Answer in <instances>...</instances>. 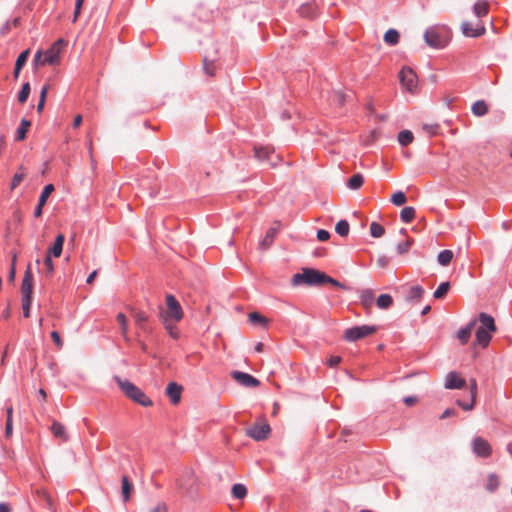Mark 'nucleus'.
<instances>
[{
  "label": "nucleus",
  "instance_id": "f257e3e1",
  "mask_svg": "<svg viewBox=\"0 0 512 512\" xmlns=\"http://www.w3.org/2000/svg\"><path fill=\"white\" fill-rule=\"evenodd\" d=\"M326 283L332 284L333 286L340 289H347L344 284L340 283L336 279L326 275L324 272L313 268H303L302 272L294 274L291 280V284L293 286H299L302 284L308 286H316Z\"/></svg>",
  "mask_w": 512,
  "mask_h": 512
},
{
  "label": "nucleus",
  "instance_id": "f03ea898",
  "mask_svg": "<svg viewBox=\"0 0 512 512\" xmlns=\"http://www.w3.org/2000/svg\"><path fill=\"white\" fill-rule=\"evenodd\" d=\"M66 45L67 42L60 38L46 52L38 50L33 59L34 66L58 65L61 61V53Z\"/></svg>",
  "mask_w": 512,
  "mask_h": 512
},
{
  "label": "nucleus",
  "instance_id": "7ed1b4c3",
  "mask_svg": "<svg viewBox=\"0 0 512 512\" xmlns=\"http://www.w3.org/2000/svg\"><path fill=\"white\" fill-rule=\"evenodd\" d=\"M424 40L429 47L442 49L450 41V29L445 25L431 26L426 29Z\"/></svg>",
  "mask_w": 512,
  "mask_h": 512
},
{
  "label": "nucleus",
  "instance_id": "20e7f679",
  "mask_svg": "<svg viewBox=\"0 0 512 512\" xmlns=\"http://www.w3.org/2000/svg\"><path fill=\"white\" fill-rule=\"evenodd\" d=\"M115 380L120 389L129 399L144 407H150L153 405V402L149 399V397L129 380L122 379L120 377H116Z\"/></svg>",
  "mask_w": 512,
  "mask_h": 512
},
{
  "label": "nucleus",
  "instance_id": "39448f33",
  "mask_svg": "<svg viewBox=\"0 0 512 512\" xmlns=\"http://www.w3.org/2000/svg\"><path fill=\"white\" fill-rule=\"evenodd\" d=\"M166 305L167 310H161L159 313L160 320L163 321L165 319L175 323L179 322L183 318L184 313L178 300L173 295L168 294L166 295Z\"/></svg>",
  "mask_w": 512,
  "mask_h": 512
},
{
  "label": "nucleus",
  "instance_id": "423d86ee",
  "mask_svg": "<svg viewBox=\"0 0 512 512\" xmlns=\"http://www.w3.org/2000/svg\"><path fill=\"white\" fill-rule=\"evenodd\" d=\"M376 330L375 326L370 325L354 326L346 329L343 337L348 342H354L374 334Z\"/></svg>",
  "mask_w": 512,
  "mask_h": 512
},
{
  "label": "nucleus",
  "instance_id": "0eeeda50",
  "mask_svg": "<svg viewBox=\"0 0 512 512\" xmlns=\"http://www.w3.org/2000/svg\"><path fill=\"white\" fill-rule=\"evenodd\" d=\"M271 433L270 425L265 419L256 422L246 429V435L255 441L266 440Z\"/></svg>",
  "mask_w": 512,
  "mask_h": 512
},
{
  "label": "nucleus",
  "instance_id": "6e6552de",
  "mask_svg": "<svg viewBox=\"0 0 512 512\" xmlns=\"http://www.w3.org/2000/svg\"><path fill=\"white\" fill-rule=\"evenodd\" d=\"M399 78L403 87L410 92L414 91L417 86V76L411 68H403L399 73Z\"/></svg>",
  "mask_w": 512,
  "mask_h": 512
},
{
  "label": "nucleus",
  "instance_id": "1a4fd4ad",
  "mask_svg": "<svg viewBox=\"0 0 512 512\" xmlns=\"http://www.w3.org/2000/svg\"><path fill=\"white\" fill-rule=\"evenodd\" d=\"M461 31L466 37L476 38L484 35L486 33V28L481 22L473 25L470 22L464 21L461 23Z\"/></svg>",
  "mask_w": 512,
  "mask_h": 512
},
{
  "label": "nucleus",
  "instance_id": "9d476101",
  "mask_svg": "<svg viewBox=\"0 0 512 512\" xmlns=\"http://www.w3.org/2000/svg\"><path fill=\"white\" fill-rule=\"evenodd\" d=\"M231 377L240 385L244 387H258L260 381L248 373L241 371H233Z\"/></svg>",
  "mask_w": 512,
  "mask_h": 512
},
{
  "label": "nucleus",
  "instance_id": "9b49d317",
  "mask_svg": "<svg viewBox=\"0 0 512 512\" xmlns=\"http://www.w3.org/2000/svg\"><path fill=\"white\" fill-rule=\"evenodd\" d=\"M33 275L31 272L30 265H28L21 285L22 299H32L33 292Z\"/></svg>",
  "mask_w": 512,
  "mask_h": 512
},
{
  "label": "nucleus",
  "instance_id": "f8f14e48",
  "mask_svg": "<svg viewBox=\"0 0 512 512\" xmlns=\"http://www.w3.org/2000/svg\"><path fill=\"white\" fill-rule=\"evenodd\" d=\"M135 325L144 333L150 334L152 328L148 325L149 318L145 312L139 310H131Z\"/></svg>",
  "mask_w": 512,
  "mask_h": 512
},
{
  "label": "nucleus",
  "instance_id": "ddd939ff",
  "mask_svg": "<svg viewBox=\"0 0 512 512\" xmlns=\"http://www.w3.org/2000/svg\"><path fill=\"white\" fill-rule=\"evenodd\" d=\"M466 381L457 372H449L445 378L446 389H461L465 386Z\"/></svg>",
  "mask_w": 512,
  "mask_h": 512
},
{
  "label": "nucleus",
  "instance_id": "4468645a",
  "mask_svg": "<svg viewBox=\"0 0 512 512\" xmlns=\"http://www.w3.org/2000/svg\"><path fill=\"white\" fill-rule=\"evenodd\" d=\"M473 451L480 457H488L491 454V446L485 439L476 437L473 440Z\"/></svg>",
  "mask_w": 512,
  "mask_h": 512
},
{
  "label": "nucleus",
  "instance_id": "2eb2a0df",
  "mask_svg": "<svg viewBox=\"0 0 512 512\" xmlns=\"http://www.w3.org/2000/svg\"><path fill=\"white\" fill-rule=\"evenodd\" d=\"M183 388L176 382H170L166 388V395L169 397L173 405H177L181 401Z\"/></svg>",
  "mask_w": 512,
  "mask_h": 512
},
{
  "label": "nucleus",
  "instance_id": "dca6fc26",
  "mask_svg": "<svg viewBox=\"0 0 512 512\" xmlns=\"http://www.w3.org/2000/svg\"><path fill=\"white\" fill-rule=\"evenodd\" d=\"M470 395H471V401L470 403H464L461 400H457L456 403L459 405L463 410L470 411L474 408L476 404V397H477V382L475 379L470 380Z\"/></svg>",
  "mask_w": 512,
  "mask_h": 512
},
{
  "label": "nucleus",
  "instance_id": "f3484780",
  "mask_svg": "<svg viewBox=\"0 0 512 512\" xmlns=\"http://www.w3.org/2000/svg\"><path fill=\"white\" fill-rule=\"evenodd\" d=\"M478 318L481 323V325L478 328H481L492 333L496 332L497 327L495 325L494 318L491 315L481 312Z\"/></svg>",
  "mask_w": 512,
  "mask_h": 512
},
{
  "label": "nucleus",
  "instance_id": "a211bd4d",
  "mask_svg": "<svg viewBox=\"0 0 512 512\" xmlns=\"http://www.w3.org/2000/svg\"><path fill=\"white\" fill-rule=\"evenodd\" d=\"M50 430H51V433L53 434V436L55 438H59L63 442H67L69 440V435H68V433L66 431L65 426L62 423L54 420L52 422Z\"/></svg>",
  "mask_w": 512,
  "mask_h": 512
},
{
  "label": "nucleus",
  "instance_id": "6ab92c4d",
  "mask_svg": "<svg viewBox=\"0 0 512 512\" xmlns=\"http://www.w3.org/2000/svg\"><path fill=\"white\" fill-rule=\"evenodd\" d=\"M492 339V332L477 328L475 333V344L486 348Z\"/></svg>",
  "mask_w": 512,
  "mask_h": 512
},
{
  "label": "nucleus",
  "instance_id": "aec40b11",
  "mask_svg": "<svg viewBox=\"0 0 512 512\" xmlns=\"http://www.w3.org/2000/svg\"><path fill=\"white\" fill-rule=\"evenodd\" d=\"M116 321L118 322V324L120 326V332H121V335H122L124 341L126 343H130L131 339L128 335V327H129L128 318L126 317V315L124 313H118L116 316Z\"/></svg>",
  "mask_w": 512,
  "mask_h": 512
},
{
  "label": "nucleus",
  "instance_id": "412c9836",
  "mask_svg": "<svg viewBox=\"0 0 512 512\" xmlns=\"http://www.w3.org/2000/svg\"><path fill=\"white\" fill-rule=\"evenodd\" d=\"M65 241V237L63 234H58L56 236L55 242L51 248H49L47 255L54 256L56 258L60 257L63 250V244Z\"/></svg>",
  "mask_w": 512,
  "mask_h": 512
},
{
  "label": "nucleus",
  "instance_id": "4be33fe9",
  "mask_svg": "<svg viewBox=\"0 0 512 512\" xmlns=\"http://www.w3.org/2000/svg\"><path fill=\"white\" fill-rule=\"evenodd\" d=\"M274 153V148L271 146H255L254 156L259 161L269 160V156Z\"/></svg>",
  "mask_w": 512,
  "mask_h": 512
},
{
  "label": "nucleus",
  "instance_id": "5701e85b",
  "mask_svg": "<svg viewBox=\"0 0 512 512\" xmlns=\"http://www.w3.org/2000/svg\"><path fill=\"white\" fill-rule=\"evenodd\" d=\"M476 320L470 321L463 329L459 330L457 333V338L461 342V344H466L472 334V331L475 327Z\"/></svg>",
  "mask_w": 512,
  "mask_h": 512
},
{
  "label": "nucleus",
  "instance_id": "b1692460",
  "mask_svg": "<svg viewBox=\"0 0 512 512\" xmlns=\"http://www.w3.org/2000/svg\"><path fill=\"white\" fill-rule=\"evenodd\" d=\"M278 232L277 227H271L267 230L265 237L260 242L261 249H268L274 241V238Z\"/></svg>",
  "mask_w": 512,
  "mask_h": 512
},
{
  "label": "nucleus",
  "instance_id": "393cba45",
  "mask_svg": "<svg viewBox=\"0 0 512 512\" xmlns=\"http://www.w3.org/2000/svg\"><path fill=\"white\" fill-rule=\"evenodd\" d=\"M474 14L481 18L489 13V3L486 0H478L473 7Z\"/></svg>",
  "mask_w": 512,
  "mask_h": 512
},
{
  "label": "nucleus",
  "instance_id": "a878e982",
  "mask_svg": "<svg viewBox=\"0 0 512 512\" xmlns=\"http://www.w3.org/2000/svg\"><path fill=\"white\" fill-rule=\"evenodd\" d=\"M361 304L366 310H369L374 302V292L372 289H365L362 291L361 296Z\"/></svg>",
  "mask_w": 512,
  "mask_h": 512
},
{
  "label": "nucleus",
  "instance_id": "bb28decb",
  "mask_svg": "<svg viewBox=\"0 0 512 512\" xmlns=\"http://www.w3.org/2000/svg\"><path fill=\"white\" fill-rule=\"evenodd\" d=\"M31 127V122L25 118H23L20 122V126L16 131V141H23L26 138V134Z\"/></svg>",
  "mask_w": 512,
  "mask_h": 512
},
{
  "label": "nucleus",
  "instance_id": "cd10ccee",
  "mask_svg": "<svg viewBox=\"0 0 512 512\" xmlns=\"http://www.w3.org/2000/svg\"><path fill=\"white\" fill-rule=\"evenodd\" d=\"M471 111L477 117L484 116L488 113V105L486 104L485 101L478 100L473 103Z\"/></svg>",
  "mask_w": 512,
  "mask_h": 512
},
{
  "label": "nucleus",
  "instance_id": "c85d7f7f",
  "mask_svg": "<svg viewBox=\"0 0 512 512\" xmlns=\"http://www.w3.org/2000/svg\"><path fill=\"white\" fill-rule=\"evenodd\" d=\"M424 293V289L419 286L415 285L410 287L406 299L408 301H419Z\"/></svg>",
  "mask_w": 512,
  "mask_h": 512
},
{
  "label": "nucleus",
  "instance_id": "c756f323",
  "mask_svg": "<svg viewBox=\"0 0 512 512\" xmlns=\"http://www.w3.org/2000/svg\"><path fill=\"white\" fill-rule=\"evenodd\" d=\"M399 38H400V34L397 30L395 29H389L386 31V33L384 34V41L388 44V45H396L398 42H399Z\"/></svg>",
  "mask_w": 512,
  "mask_h": 512
},
{
  "label": "nucleus",
  "instance_id": "7c9ffc66",
  "mask_svg": "<svg viewBox=\"0 0 512 512\" xmlns=\"http://www.w3.org/2000/svg\"><path fill=\"white\" fill-rule=\"evenodd\" d=\"M299 13L302 17L313 18L316 15V6L312 3L304 4L300 7Z\"/></svg>",
  "mask_w": 512,
  "mask_h": 512
},
{
  "label": "nucleus",
  "instance_id": "2f4dec72",
  "mask_svg": "<svg viewBox=\"0 0 512 512\" xmlns=\"http://www.w3.org/2000/svg\"><path fill=\"white\" fill-rule=\"evenodd\" d=\"M378 308L388 309L393 304V298L389 294H381L376 301Z\"/></svg>",
  "mask_w": 512,
  "mask_h": 512
},
{
  "label": "nucleus",
  "instance_id": "473e14b6",
  "mask_svg": "<svg viewBox=\"0 0 512 512\" xmlns=\"http://www.w3.org/2000/svg\"><path fill=\"white\" fill-rule=\"evenodd\" d=\"M133 490V485L130 483L127 476L122 477V495L124 502H127L130 499V494Z\"/></svg>",
  "mask_w": 512,
  "mask_h": 512
},
{
  "label": "nucleus",
  "instance_id": "72a5a7b5",
  "mask_svg": "<svg viewBox=\"0 0 512 512\" xmlns=\"http://www.w3.org/2000/svg\"><path fill=\"white\" fill-rule=\"evenodd\" d=\"M248 319L252 324L261 325L263 327H266L268 324V319L258 312H251L248 315Z\"/></svg>",
  "mask_w": 512,
  "mask_h": 512
},
{
  "label": "nucleus",
  "instance_id": "f704fd0d",
  "mask_svg": "<svg viewBox=\"0 0 512 512\" xmlns=\"http://www.w3.org/2000/svg\"><path fill=\"white\" fill-rule=\"evenodd\" d=\"M453 252L451 250H443L438 254V262L442 266H447L453 259Z\"/></svg>",
  "mask_w": 512,
  "mask_h": 512
},
{
  "label": "nucleus",
  "instance_id": "c9c22d12",
  "mask_svg": "<svg viewBox=\"0 0 512 512\" xmlns=\"http://www.w3.org/2000/svg\"><path fill=\"white\" fill-rule=\"evenodd\" d=\"M414 139L413 133L410 130H402L398 134V141L402 146H407L412 143Z\"/></svg>",
  "mask_w": 512,
  "mask_h": 512
},
{
  "label": "nucleus",
  "instance_id": "e433bc0d",
  "mask_svg": "<svg viewBox=\"0 0 512 512\" xmlns=\"http://www.w3.org/2000/svg\"><path fill=\"white\" fill-rule=\"evenodd\" d=\"M400 218L405 223H410L415 218V209L413 207H404L400 212Z\"/></svg>",
  "mask_w": 512,
  "mask_h": 512
},
{
  "label": "nucleus",
  "instance_id": "4c0bfd02",
  "mask_svg": "<svg viewBox=\"0 0 512 512\" xmlns=\"http://www.w3.org/2000/svg\"><path fill=\"white\" fill-rule=\"evenodd\" d=\"M232 495L237 499H243L247 495V488L243 484H234L232 487Z\"/></svg>",
  "mask_w": 512,
  "mask_h": 512
},
{
  "label": "nucleus",
  "instance_id": "58836bf2",
  "mask_svg": "<svg viewBox=\"0 0 512 512\" xmlns=\"http://www.w3.org/2000/svg\"><path fill=\"white\" fill-rule=\"evenodd\" d=\"M364 182V178L361 174H354L348 181V187L350 189H359Z\"/></svg>",
  "mask_w": 512,
  "mask_h": 512
},
{
  "label": "nucleus",
  "instance_id": "ea45409f",
  "mask_svg": "<svg viewBox=\"0 0 512 512\" xmlns=\"http://www.w3.org/2000/svg\"><path fill=\"white\" fill-rule=\"evenodd\" d=\"M349 223L346 220H340L335 226V231L342 237H345L349 233Z\"/></svg>",
  "mask_w": 512,
  "mask_h": 512
},
{
  "label": "nucleus",
  "instance_id": "a19ab883",
  "mask_svg": "<svg viewBox=\"0 0 512 512\" xmlns=\"http://www.w3.org/2000/svg\"><path fill=\"white\" fill-rule=\"evenodd\" d=\"M385 229L382 225L377 222H372L370 224V234L374 238H380L384 235Z\"/></svg>",
  "mask_w": 512,
  "mask_h": 512
},
{
  "label": "nucleus",
  "instance_id": "79ce46f5",
  "mask_svg": "<svg viewBox=\"0 0 512 512\" xmlns=\"http://www.w3.org/2000/svg\"><path fill=\"white\" fill-rule=\"evenodd\" d=\"M450 289V283L449 282H443L441 283L436 291L434 292V298L436 299H442L446 296L447 292Z\"/></svg>",
  "mask_w": 512,
  "mask_h": 512
},
{
  "label": "nucleus",
  "instance_id": "37998d69",
  "mask_svg": "<svg viewBox=\"0 0 512 512\" xmlns=\"http://www.w3.org/2000/svg\"><path fill=\"white\" fill-rule=\"evenodd\" d=\"M412 243H413V239H411V238H407L403 242H400L396 247L398 254H400V255L407 254L408 251L410 250Z\"/></svg>",
  "mask_w": 512,
  "mask_h": 512
},
{
  "label": "nucleus",
  "instance_id": "c03bdc74",
  "mask_svg": "<svg viewBox=\"0 0 512 512\" xmlns=\"http://www.w3.org/2000/svg\"><path fill=\"white\" fill-rule=\"evenodd\" d=\"M54 189L55 188H54L53 184H48L44 187V189L39 197L40 205L46 204L48 197L51 195V193L54 191Z\"/></svg>",
  "mask_w": 512,
  "mask_h": 512
},
{
  "label": "nucleus",
  "instance_id": "a18cd8bd",
  "mask_svg": "<svg viewBox=\"0 0 512 512\" xmlns=\"http://www.w3.org/2000/svg\"><path fill=\"white\" fill-rule=\"evenodd\" d=\"M29 94H30V84L27 82L22 85V88L18 94L19 103H21V104L25 103L29 97Z\"/></svg>",
  "mask_w": 512,
  "mask_h": 512
},
{
  "label": "nucleus",
  "instance_id": "49530a36",
  "mask_svg": "<svg viewBox=\"0 0 512 512\" xmlns=\"http://www.w3.org/2000/svg\"><path fill=\"white\" fill-rule=\"evenodd\" d=\"M161 322L172 338H175V339L178 338V331L176 329L174 321H167V320L163 319V321H161Z\"/></svg>",
  "mask_w": 512,
  "mask_h": 512
},
{
  "label": "nucleus",
  "instance_id": "de8ad7c7",
  "mask_svg": "<svg viewBox=\"0 0 512 512\" xmlns=\"http://www.w3.org/2000/svg\"><path fill=\"white\" fill-rule=\"evenodd\" d=\"M391 201L396 206H401L406 203V195L402 191L394 193L391 197Z\"/></svg>",
  "mask_w": 512,
  "mask_h": 512
},
{
  "label": "nucleus",
  "instance_id": "09e8293b",
  "mask_svg": "<svg viewBox=\"0 0 512 512\" xmlns=\"http://www.w3.org/2000/svg\"><path fill=\"white\" fill-rule=\"evenodd\" d=\"M48 89H49V87L47 85L43 86L42 89H41L40 99H39V102H38V105H37V111L39 113H41L43 111V108H44V105H45V101H46V96H47V93H48Z\"/></svg>",
  "mask_w": 512,
  "mask_h": 512
},
{
  "label": "nucleus",
  "instance_id": "8fccbe9b",
  "mask_svg": "<svg viewBox=\"0 0 512 512\" xmlns=\"http://www.w3.org/2000/svg\"><path fill=\"white\" fill-rule=\"evenodd\" d=\"M204 72L206 75L212 77L216 74V70H217V66L214 62L212 61H207L206 59L204 60Z\"/></svg>",
  "mask_w": 512,
  "mask_h": 512
},
{
  "label": "nucleus",
  "instance_id": "3c124183",
  "mask_svg": "<svg viewBox=\"0 0 512 512\" xmlns=\"http://www.w3.org/2000/svg\"><path fill=\"white\" fill-rule=\"evenodd\" d=\"M25 177V173L22 171V167L19 169L17 173L13 176L12 182H11V190L15 189L19 184L23 181Z\"/></svg>",
  "mask_w": 512,
  "mask_h": 512
},
{
  "label": "nucleus",
  "instance_id": "603ef678",
  "mask_svg": "<svg viewBox=\"0 0 512 512\" xmlns=\"http://www.w3.org/2000/svg\"><path fill=\"white\" fill-rule=\"evenodd\" d=\"M29 54H30L29 49H26L23 52H21L16 60L15 65L18 66V68H23V66L26 64Z\"/></svg>",
  "mask_w": 512,
  "mask_h": 512
},
{
  "label": "nucleus",
  "instance_id": "864d4df0",
  "mask_svg": "<svg viewBox=\"0 0 512 512\" xmlns=\"http://www.w3.org/2000/svg\"><path fill=\"white\" fill-rule=\"evenodd\" d=\"M332 100L334 103H336L338 106H342L345 103L346 96L342 91H334Z\"/></svg>",
  "mask_w": 512,
  "mask_h": 512
},
{
  "label": "nucleus",
  "instance_id": "5fc2aeb1",
  "mask_svg": "<svg viewBox=\"0 0 512 512\" xmlns=\"http://www.w3.org/2000/svg\"><path fill=\"white\" fill-rule=\"evenodd\" d=\"M498 485H499L498 477L494 474L489 475L488 481H487V489L489 491H494V490H496Z\"/></svg>",
  "mask_w": 512,
  "mask_h": 512
},
{
  "label": "nucleus",
  "instance_id": "6e6d98bb",
  "mask_svg": "<svg viewBox=\"0 0 512 512\" xmlns=\"http://www.w3.org/2000/svg\"><path fill=\"white\" fill-rule=\"evenodd\" d=\"M31 301H32V299H21L23 315H24L25 318H29L30 317Z\"/></svg>",
  "mask_w": 512,
  "mask_h": 512
},
{
  "label": "nucleus",
  "instance_id": "4d7b16f0",
  "mask_svg": "<svg viewBox=\"0 0 512 512\" xmlns=\"http://www.w3.org/2000/svg\"><path fill=\"white\" fill-rule=\"evenodd\" d=\"M44 266H45V269H46V273L49 276L52 275V273L54 271V265H53V262H52V259H51L50 255H46V257L44 259Z\"/></svg>",
  "mask_w": 512,
  "mask_h": 512
},
{
  "label": "nucleus",
  "instance_id": "13d9d810",
  "mask_svg": "<svg viewBox=\"0 0 512 512\" xmlns=\"http://www.w3.org/2000/svg\"><path fill=\"white\" fill-rule=\"evenodd\" d=\"M149 512H168V507H167L166 503L159 502L156 504L155 507L151 508L149 510Z\"/></svg>",
  "mask_w": 512,
  "mask_h": 512
},
{
  "label": "nucleus",
  "instance_id": "bf43d9fd",
  "mask_svg": "<svg viewBox=\"0 0 512 512\" xmlns=\"http://www.w3.org/2000/svg\"><path fill=\"white\" fill-rule=\"evenodd\" d=\"M51 338H52L53 342L55 343V345L59 349H61L63 347V342L61 340L60 334L57 331H53L51 333Z\"/></svg>",
  "mask_w": 512,
  "mask_h": 512
},
{
  "label": "nucleus",
  "instance_id": "052dcab7",
  "mask_svg": "<svg viewBox=\"0 0 512 512\" xmlns=\"http://www.w3.org/2000/svg\"><path fill=\"white\" fill-rule=\"evenodd\" d=\"M317 238L319 241H327L330 238V233L327 230L320 229L317 232Z\"/></svg>",
  "mask_w": 512,
  "mask_h": 512
},
{
  "label": "nucleus",
  "instance_id": "680f3d73",
  "mask_svg": "<svg viewBox=\"0 0 512 512\" xmlns=\"http://www.w3.org/2000/svg\"><path fill=\"white\" fill-rule=\"evenodd\" d=\"M83 3H84V0H76L74 18H73L74 22L77 20L78 16L80 15Z\"/></svg>",
  "mask_w": 512,
  "mask_h": 512
},
{
  "label": "nucleus",
  "instance_id": "e2e57ef3",
  "mask_svg": "<svg viewBox=\"0 0 512 512\" xmlns=\"http://www.w3.org/2000/svg\"><path fill=\"white\" fill-rule=\"evenodd\" d=\"M340 362H341V357H340V356H331V357L328 359L327 364H328L330 367H335V366H337Z\"/></svg>",
  "mask_w": 512,
  "mask_h": 512
},
{
  "label": "nucleus",
  "instance_id": "0e129e2a",
  "mask_svg": "<svg viewBox=\"0 0 512 512\" xmlns=\"http://www.w3.org/2000/svg\"><path fill=\"white\" fill-rule=\"evenodd\" d=\"M36 493L39 497L46 500L50 504L51 499L50 496L48 495V492L45 489H38Z\"/></svg>",
  "mask_w": 512,
  "mask_h": 512
},
{
  "label": "nucleus",
  "instance_id": "69168bd1",
  "mask_svg": "<svg viewBox=\"0 0 512 512\" xmlns=\"http://www.w3.org/2000/svg\"><path fill=\"white\" fill-rule=\"evenodd\" d=\"M13 426L12 419H6V427H5V435L6 437H10L12 435Z\"/></svg>",
  "mask_w": 512,
  "mask_h": 512
},
{
  "label": "nucleus",
  "instance_id": "338daca9",
  "mask_svg": "<svg viewBox=\"0 0 512 512\" xmlns=\"http://www.w3.org/2000/svg\"><path fill=\"white\" fill-rule=\"evenodd\" d=\"M456 414L457 413L454 409L448 408L442 413V415L440 416V419H445V418H448L451 416H455Z\"/></svg>",
  "mask_w": 512,
  "mask_h": 512
},
{
  "label": "nucleus",
  "instance_id": "774afa93",
  "mask_svg": "<svg viewBox=\"0 0 512 512\" xmlns=\"http://www.w3.org/2000/svg\"><path fill=\"white\" fill-rule=\"evenodd\" d=\"M388 262V258L385 256H382L377 260V264L381 268H385L388 265Z\"/></svg>",
  "mask_w": 512,
  "mask_h": 512
}]
</instances>
